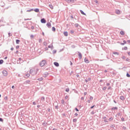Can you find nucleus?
<instances>
[{"instance_id":"21","label":"nucleus","mask_w":130,"mask_h":130,"mask_svg":"<svg viewBox=\"0 0 130 130\" xmlns=\"http://www.w3.org/2000/svg\"><path fill=\"white\" fill-rule=\"evenodd\" d=\"M32 11H34V9H31L30 10H27L26 12H32Z\"/></svg>"},{"instance_id":"52","label":"nucleus","mask_w":130,"mask_h":130,"mask_svg":"<svg viewBox=\"0 0 130 130\" xmlns=\"http://www.w3.org/2000/svg\"><path fill=\"white\" fill-rule=\"evenodd\" d=\"M84 95H87V92H85L84 93Z\"/></svg>"},{"instance_id":"60","label":"nucleus","mask_w":130,"mask_h":130,"mask_svg":"<svg viewBox=\"0 0 130 130\" xmlns=\"http://www.w3.org/2000/svg\"><path fill=\"white\" fill-rule=\"evenodd\" d=\"M94 3H98V1H97V0H95L94 1Z\"/></svg>"},{"instance_id":"49","label":"nucleus","mask_w":130,"mask_h":130,"mask_svg":"<svg viewBox=\"0 0 130 130\" xmlns=\"http://www.w3.org/2000/svg\"><path fill=\"white\" fill-rule=\"evenodd\" d=\"M75 110H76V111H79V109H78L77 108H75Z\"/></svg>"},{"instance_id":"3","label":"nucleus","mask_w":130,"mask_h":130,"mask_svg":"<svg viewBox=\"0 0 130 130\" xmlns=\"http://www.w3.org/2000/svg\"><path fill=\"white\" fill-rule=\"evenodd\" d=\"M65 2H67V3H68V4H73L75 0H65Z\"/></svg>"},{"instance_id":"32","label":"nucleus","mask_w":130,"mask_h":130,"mask_svg":"<svg viewBox=\"0 0 130 130\" xmlns=\"http://www.w3.org/2000/svg\"><path fill=\"white\" fill-rule=\"evenodd\" d=\"M61 103L62 104H63V103H64V101L63 100H61Z\"/></svg>"},{"instance_id":"50","label":"nucleus","mask_w":130,"mask_h":130,"mask_svg":"<svg viewBox=\"0 0 130 130\" xmlns=\"http://www.w3.org/2000/svg\"><path fill=\"white\" fill-rule=\"evenodd\" d=\"M103 119H104V120H106V117H103Z\"/></svg>"},{"instance_id":"44","label":"nucleus","mask_w":130,"mask_h":130,"mask_svg":"<svg viewBox=\"0 0 130 130\" xmlns=\"http://www.w3.org/2000/svg\"><path fill=\"white\" fill-rule=\"evenodd\" d=\"M68 98H69V96H68V95H66V96H65V99H68Z\"/></svg>"},{"instance_id":"56","label":"nucleus","mask_w":130,"mask_h":130,"mask_svg":"<svg viewBox=\"0 0 130 130\" xmlns=\"http://www.w3.org/2000/svg\"><path fill=\"white\" fill-rule=\"evenodd\" d=\"M44 45H46V42H44Z\"/></svg>"},{"instance_id":"30","label":"nucleus","mask_w":130,"mask_h":130,"mask_svg":"<svg viewBox=\"0 0 130 130\" xmlns=\"http://www.w3.org/2000/svg\"><path fill=\"white\" fill-rule=\"evenodd\" d=\"M73 122H77V119H74Z\"/></svg>"},{"instance_id":"11","label":"nucleus","mask_w":130,"mask_h":130,"mask_svg":"<svg viewBox=\"0 0 130 130\" xmlns=\"http://www.w3.org/2000/svg\"><path fill=\"white\" fill-rule=\"evenodd\" d=\"M34 11L36 12V13H38L39 12V9L36 8L34 10Z\"/></svg>"},{"instance_id":"36","label":"nucleus","mask_w":130,"mask_h":130,"mask_svg":"<svg viewBox=\"0 0 130 130\" xmlns=\"http://www.w3.org/2000/svg\"><path fill=\"white\" fill-rule=\"evenodd\" d=\"M124 50H127V47H124Z\"/></svg>"},{"instance_id":"37","label":"nucleus","mask_w":130,"mask_h":130,"mask_svg":"<svg viewBox=\"0 0 130 130\" xmlns=\"http://www.w3.org/2000/svg\"><path fill=\"white\" fill-rule=\"evenodd\" d=\"M122 121H124V118L122 117L121 118Z\"/></svg>"},{"instance_id":"5","label":"nucleus","mask_w":130,"mask_h":130,"mask_svg":"<svg viewBox=\"0 0 130 130\" xmlns=\"http://www.w3.org/2000/svg\"><path fill=\"white\" fill-rule=\"evenodd\" d=\"M41 23H42L43 24H45V23H46V20H45V19L42 18V19L41 20Z\"/></svg>"},{"instance_id":"48","label":"nucleus","mask_w":130,"mask_h":130,"mask_svg":"<svg viewBox=\"0 0 130 130\" xmlns=\"http://www.w3.org/2000/svg\"><path fill=\"white\" fill-rule=\"evenodd\" d=\"M105 122H108V121L107 120H104Z\"/></svg>"},{"instance_id":"35","label":"nucleus","mask_w":130,"mask_h":130,"mask_svg":"<svg viewBox=\"0 0 130 130\" xmlns=\"http://www.w3.org/2000/svg\"><path fill=\"white\" fill-rule=\"evenodd\" d=\"M78 26H79V24H78V23L75 24V26L76 27H78Z\"/></svg>"},{"instance_id":"54","label":"nucleus","mask_w":130,"mask_h":130,"mask_svg":"<svg viewBox=\"0 0 130 130\" xmlns=\"http://www.w3.org/2000/svg\"><path fill=\"white\" fill-rule=\"evenodd\" d=\"M75 116H78V113H75Z\"/></svg>"},{"instance_id":"10","label":"nucleus","mask_w":130,"mask_h":130,"mask_svg":"<svg viewBox=\"0 0 130 130\" xmlns=\"http://www.w3.org/2000/svg\"><path fill=\"white\" fill-rule=\"evenodd\" d=\"M84 61H85V62H86V63H89V60L87 59V58H85Z\"/></svg>"},{"instance_id":"14","label":"nucleus","mask_w":130,"mask_h":130,"mask_svg":"<svg viewBox=\"0 0 130 130\" xmlns=\"http://www.w3.org/2000/svg\"><path fill=\"white\" fill-rule=\"evenodd\" d=\"M120 99H121V100H122V101H123V100H124V97L123 96H121L120 97Z\"/></svg>"},{"instance_id":"64","label":"nucleus","mask_w":130,"mask_h":130,"mask_svg":"<svg viewBox=\"0 0 130 130\" xmlns=\"http://www.w3.org/2000/svg\"><path fill=\"white\" fill-rule=\"evenodd\" d=\"M128 43H130V40L127 41Z\"/></svg>"},{"instance_id":"7","label":"nucleus","mask_w":130,"mask_h":130,"mask_svg":"<svg viewBox=\"0 0 130 130\" xmlns=\"http://www.w3.org/2000/svg\"><path fill=\"white\" fill-rule=\"evenodd\" d=\"M78 53H79L78 56H79V59H82V54L80 52H78Z\"/></svg>"},{"instance_id":"22","label":"nucleus","mask_w":130,"mask_h":130,"mask_svg":"<svg viewBox=\"0 0 130 130\" xmlns=\"http://www.w3.org/2000/svg\"><path fill=\"white\" fill-rule=\"evenodd\" d=\"M4 63V60H0V64H3Z\"/></svg>"},{"instance_id":"57","label":"nucleus","mask_w":130,"mask_h":130,"mask_svg":"<svg viewBox=\"0 0 130 130\" xmlns=\"http://www.w3.org/2000/svg\"><path fill=\"white\" fill-rule=\"evenodd\" d=\"M110 83H107V86H110Z\"/></svg>"},{"instance_id":"41","label":"nucleus","mask_w":130,"mask_h":130,"mask_svg":"<svg viewBox=\"0 0 130 130\" xmlns=\"http://www.w3.org/2000/svg\"><path fill=\"white\" fill-rule=\"evenodd\" d=\"M94 107H95V105L91 106L90 108L92 109V108H94Z\"/></svg>"},{"instance_id":"18","label":"nucleus","mask_w":130,"mask_h":130,"mask_svg":"<svg viewBox=\"0 0 130 130\" xmlns=\"http://www.w3.org/2000/svg\"><path fill=\"white\" fill-rule=\"evenodd\" d=\"M55 30H56L55 27H52V31H53V32H55Z\"/></svg>"},{"instance_id":"59","label":"nucleus","mask_w":130,"mask_h":130,"mask_svg":"<svg viewBox=\"0 0 130 130\" xmlns=\"http://www.w3.org/2000/svg\"><path fill=\"white\" fill-rule=\"evenodd\" d=\"M88 81H91V78H88Z\"/></svg>"},{"instance_id":"39","label":"nucleus","mask_w":130,"mask_h":130,"mask_svg":"<svg viewBox=\"0 0 130 130\" xmlns=\"http://www.w3.org/2000/svg\"><path fill=\"white\" fill-rule=\"evenodd\" d=\"M30 38H34V36H33V35H31L30 36Z\"/></svg>"},{"instance_id":"31","label":"nucleus","mask_w":130,"mask_h":130,"mask_svg":"<svg viewBox=\"0 0 130 130\" xmlns=\"http://www.w3.org/2000/svg\"><path fill=\"white\" fill-rule=\"evenodd\" d=\"M69 91H70V88H67V89H66V92H69Z\"/></svg>"},{"instance_id":"51","label":"nucleus","mask_w":130,"mask_h":130,"mask_svg":"<svg viewBox=\"0 0 130 130\" xmlns=\"http://www.w3.org/2000/svg\"><path fill=\"white\" fill-rule=\"evenodd\" d=\"M55 108H56V109H58V106H55Z\"/></svg>"},{"instance_id":"28","label":"nucleus","mask_w":130,"mask_h":130,"mask_svg":"<svg viewBox=\"0 0 130 130\" xmlns=\"http://www.w3.org/2000/svg\"><path fill=\"white\" fill-rule=\"evenodd\" d=\"M49 7H50V8H51V9H53V6L52 5H49Z\"/></svg>"},{"instance_id":"25","label":"nucleus","mask_w":130,"mask_h":130,"mask_svg":"<svg viewBox=\"0 0 130 130\" xmlns=\"http://www.w3.org/2000/svg\"><path fill=\"white\" fill-rule=\"evenodd\" d=\"M45 99V98H44V96H42V97L41 98V100H42V101H44Z\"/></svg>"},{"instance_id":"43","label":"nucleus","mask_w":130,"mask_h":130,"mask_svg":"<svg viewBox=\"0 0 130 130\" xmlns=\"http://www.w3.org/2000/svg\"><path fill=\"white\" fill-rule=\"evenodd\" d=\"M87 102H88V103H90L91 101L89 100H87Z\"/></svg>"},{"instance_id":"17","label":"nucleus","mask_w":130,"mask_h":130,"mask_svg":"<svg viewBox=\"0 0 130 130\" xmlns=\"http://www.w3.org/2000/svg\"><path fill=\"white\" fill-rule=\"evenodd\" d=\"M80 12L82 15H86V13H84V11H83V10H80Z\"/></svg>"},{"instance_id":"16","label":"nucleus","mask_w":130,"mask_h":130,"mask_svg":"<svg viewBox=\"0 0 130 130\" xmlns=\"http://www.w3.org/2000/svg\"><path fill=\"white\" fill-rule=\"evenodd\" d=\"M120 34H121V35H124V32L123 31L121 30L120 32Z\"/></svg>"},{"instance_id":"40","label":"nucleus","mask_w":130,"mask_h":130,"mask_svg":"<svg viewBox=\"0 0 130 130\" xmlns=\"http://www.w3.org/2000/svg\"><path fill=\"white\" fill-rule=\"evenodd\" d=\"M70 32L71 33V34H74V31L73 30H71Z\"/></svg>"},{"instance_id":"8","label":"nucleus","mask_w":130,"mask_h":130,"mask_svg":"<svg viewBox=\"0 0 130 130\" xmlns=\"http://www.w3.org/2000/svg\"><path fill=\"white\" fill-rule=\"evenodd\" d=\"M54 64L55 67H59V64H58V62H54Z\"/></svg>"},{"instance_id":"9","label":"nucleus","mask_w":130,"mask_h":130,"mask_svg":"<svg viewBox=\"0 0 130 130\" xmlns=\"http://www.w3.org/2000/svg\"><path fill=\"white\" fill-rule=\"evenodd\" d=\"M48 48H51V50H52V49H53V46L52 45H50L48 46Z\"/></svg>"},{"instance_id":"33","label":"nucleus","mask_w":130,"mask_h":130,"mask_svg":"<svg viewBox=\"0 0 130 130\" xmlns=\"http://www.w3.org/2000/svg\"><path fill=\"white\" fill-rule=\"evenodd\" d=\"M89 99L90 100H93V96H90Z\"/></svg>"},{"instance_id":"29","label":"nucleus","mask_w":130,"mask_h":130,"mask_svg":"<svg viewBox=\"0 0 130 130\" xmlns=\"http://www.w3.org/2000/svg\"><path fill=\"white\" fill-rule=\"evenodd\" d=\"M126 77H127L128 78H129L130 75L128 73H127L126 74Z\"/></svg>"},{"instance_id":"63","label":"nucleus","mask_w":130,"mask_h":130,"mask_svg":"<svg viewBox=\"0 0 130 130\" xmlns=\"http://www.w3.org/2000/svg\"><path fill=\"white\" fill-rule=\"evenodd\" d=\"M11 50H14V48H11Z\"/></svg>"},{"instance_id":"6","label":"nucleus","mask_w":130,"mask_h":130,"mask_svg":"<svg viewBox=\"0 0 130 130\" xmlns=\"http://www.w3.org/2000/svg\"><path fill=\"white\" fill-rule=\"evenodd\" d=\"M47 26L48 28H51V23H50V22H48L47 23Z\"/></svg>"},{"instance_id":"47","label":"nucleus","mask_w":130,"mask_h":130,"mask_svg":"<svg viewBox=\"0 0 130 130\" xmlns=\"http://www.w3.org/2000/svg\"><path fill=\"white\" fill-rule=\"evenodd\" d=\"M8 35H9V37H10V36H12V35H11V33H10V32H9V33L8 34Z\"/></svg>"},{"instance_id":"45","label":"nucleus","mask_w":130,"mask_h":130,"mask_svg":"<svg viewBox=\"0 0 130 130\" xmlns=\"http://www.w3.org/2000/svg\"><path fill=\"white\" fill-rule=\"evenodd\" d=\"M19 47H20V46H16V49H18V48H19Z\"/></svg>"},{"instance_id":"19","label":"nucleus","mask_w":130,"mask_h":130,"mask_svg":"<svg viewBox=\"0 0 130 130\" xmlns=\"http://www.w3.org/2000/svg\"><path fill=\"white\" fill-rule=\"evenodd\" d=\"M43 80V78L42 77L38 78V81H42Z\"/></svg>"},{"instance_id":"2","label":"nucleus","mask_w":130,"mask_h":130,"mask_svg":"<svg viewBox=\"0 0 130 130\" xmlns=\"http://www.w3.org/2000/svg\"><path fill=\"white\" fill-rule=\"evenodd\" d=\"M45 63H46V60H43L40 63V66L41 67H43L45 66Z\"/></svg>"},{"instance_id":"15","label":"nucleus","mask_w":130,"mask_h":130,"mask_svg":"<svg viewBox=\"0 0 130 130\" xmlns=\"http://www.w3.org/2000/svg\"><path fill=\"white\" fill-rule=\"evenodd\" d=\"M29 83H30V81L27 80V81H26L24 83V84H29Z\"/></svg>"},{"instance_id":"58","label":"nucleus","mask_w":130,"mask_h":130,"mask_svg":"<svg viewBox=\"0 0 130 130\" xmlns=\"http://www.w3.org/2000/svg\"><path fill=\"white\" fill-rule=\"evenodd\" d=\"M17 63H20V61L18 60H17Z\"/></svg>"},{"instance_id":"20","label":"nucleus","mask_w":130,"mask_h":130,"mask_svg":"<svg viewBox=\"0 0 130 130\" xmlns=\"http://www.w3.org/2000/svg\"><path fill=\"white\" fill-rule=\"evenodd\" d=\"M16 42L17 44H19V43H20V40H16Z\"/></svg>"},{"instance_id":"23","label":"nucleus","mask_w":130,"mask_h":130,"mask_svg":"<svg viewBox=\"0 0 130 130\" xmlns=\"http://www.w3.org/2000/svg\"><path fill=\"white\" fill-rule=\"evenodd\" d=\"M123 43L121 44L122 45H124V44H125L126 43V41H123Z\"/></svg>"},{"instance_id":"55","label":"nucleus","mask_w":130,"mask_h":130,"mask_svg":"<svg viewBox=\"0 0 130 130\" xmlns=\"http://www.w3.org/2000/svg\"><path fill=\"white\" fill-rule=\"evenodd\" d=\"M31 29L33 30V29H34V26H32L31 27Z\"/></svg>"},{"instance_id":"27","label":"nucleus","mask_w":130,"mask_h":130,"mask_svg":"<svg viewBox=\"0 0 130 130\" xmlns=\"http://www.w3.org/2000/svg\"><path fill=\"white\" fill-rule=\"evenodd\" d=\"M109 120H110V121H112V120H113V118L112 117L110 118Z\"/></svg>"},{"instance_id":"61","label":"nucleus","mask_w":130,"mask_h":130,"mask_svg":"<svg viewBox=\"0 0 130 130\" xmlns=\"http://www.w3.org/2000/svg\"><path fill=\"white\" fill-rule=\"evenodd\" d=\"M39 42H41V39H40L39 40Z\"/></svg>"},{"instance_id":"24","label":"nucleus","mask_w":130,"mask_h":130,"mask_svg":"<svg viewBox=\"0 0 130 130\" xmlns=\"http://www.w3.org/2000/svg\"><path fill=\"white\" fill-rule=\"evenodd\" d=\"M113 54H117V55H118V54H119L117 52H114Z\"/></svg>"},{"instance_id":"12","label":"nucleus","mask_w":130,"mask_h":130,"mask_svg":"<svg viewBox=\"0 0 130 130\" xmlns=\"http://www.w3.org/2000/svg\"><path fill=\"white\" fill-rule=\"evenodd\" d=\"M115 13L117 14V15H119V14H120V11L119 10H117L115 11Z\"/></svg>"},{"instance_id":"34","label":"nucleus","mask_w":130,"mask_h":130,"mask_svg":"<svg viewBox=\"0 0 130 130\" xmlns=\"http://www.w3.org/2000/svg\"><path fill=\"white\" fill-rule=\"evenodd\" d=\"M0 121H1V122L4 121V120L3 119V118H0Z\"/></svg>"},{"instance_id":"42","label":"nucleus","mask_w":130,"mask_h":130,"mask_svg":"<svg viewBox=\"0 0 130 130\" xmlns=\"http://www.w3.org/2000/svg\"><path fill=\"white\" fill-rule=\"evenodd\" d=\"M103 90H106V87H103Z\"/></svg>"},{"instance_id":"53","label":"nucleus","mask_w":130,"mask_h":130,"mask_svg":"<svg viewBox=\"0 0 130 130\" xmlns=\"http://www.w3.org/2000/svg\"><path fill=\"white\" fill-rule=\"evenodd\" d=\"M33 104H34V105H36V103H35V102H34Z\"/></svg>"},{"instance_id":"38","label":"nucleus","mask_w":130,"mask_h":130,"mask_svg":"<svg viewBox=\"0 0 130 130\" xmlns=\"http://www.w3.org/2000/svg\"><path fill=\"white\" fill-rule=\"evenodd\" d=\"M26 77H30V74H27L26 75Z\"/></svg>"},{"instance_id":"13","label":"nucleus","mask_w":130,"mask_h":130,"mask_svg":"<svg viewBox=\"0 0 130 130\" xmlns=\"http://www.w3.org/2000/svg\"><path fill=\"white\" fill-rule=\"evenodd\" d=\"M63 35H64V36H68V35H69V34L68 33L67 31H64L63 32Z\"/></svg>"},{"instance_id":"62","label":"nucleus","mask_w":130,"mask_h":130,"mask_svg":"<svg viewBox=\"0 0 130 130\" xmlns=\"http://www.w3.org/2000/svg\"><path fill=\"white\" fill-rule=\"evenodd\" d=\"M84 97H82V98H81V100H84Z\"/></svg>"},{"instance_id":"26","label":"nucleus","mask_w":130,"mask_h":130,"mask_svg":"<svg viewBox=\"0 0 130 130\" xmlns=\"http://www.w3.org/2000/svg\"><path fill=\"white\" fill-rule=\"evenodd\" d=\"M53 53L54 54L55 53H56V50H53Z\"/></svg>"},{"instance_id":"46","label":"nucleus","mask_w":130,"mask_h":130,"mask_svg":"<svg viewBox=\"0 0 130 130\" xmlns=\"http://www.w3.org/2000/svg\"><path fill=\"white\" fill-rule=\"evenodd\" d=\"M111 89V86H109L108 88V90H110Z\"/></svg>"},{"instance_id":"1","label":"nucleus","mask_w":130,"mask_h":130,"mask_svg":"<svg viewBox=\"0 0 130 130\" xmlns=\"http://www.w3.org/2000/svg\"><path fill=\"white\" fill-rule=\"evenodd\" d=\"M38 72V69H31L29 71V73L32 76H35V75L37 74Z\"/></svg>"},{"instance_id":"4","label":"nucleus","mask_w":130,"mask_h":130,"mask_svg":"<svg viewBox=\"0 0 130 130\" xmlns=\"http://www.w3.org/2000/svg\"><path fill=\"white\" fill-rule=\"evenodd\" d=\"M3 74L4 76H5V77H7V76H8V72H7V71H6V70H3Z\"/></svg>"}]
</instances>
